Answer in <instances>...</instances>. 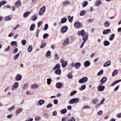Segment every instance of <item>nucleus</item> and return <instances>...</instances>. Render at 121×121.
Returning <instances> with one entry per match:
<instances>
[{"label": "nucleus", "mask_w": 121, "mask_h": 121, "mask_svg": "<svg viewBox=\"0 0 121 121\" xmlns=\"http://www.w3.org/2000/svg\"><path fill=\"white\" fill-rule=\"evenodd\" d=\"M79 99L78 98H73L69 101V103L71 104H73L74 103L76 104L79 102Z\"/></svg>", "instance_id": "f257e3e1"}, {"label": "nucleus", "mask_w": 121, "mask_h": 121, "mask_svg": "<svg viewBox=\"0 0 121 121\" xmlns=\"http://www.w3.org/2000/svg\"><path fill=\"white\" fill-rule=\"evenodd\" d=\"M74 26L75 28L79 29L82 27L81 23L78 22H76L74 24Z\"/></svg>", "instance_id": "f03ea898"}, {"label": "nucleus", "mask_w": 121, "mask_h": 121, "mask_svg": "<svg viewBox=\"0 0 121 121\" xmlns=\"http://www.w3.org/2000/svg\"><path fill=\"white\" fill-rule=\"evenodd\" d=\"M88 78L87 77H85L80 79L79 81V82L80 83L85 82L87 81Z\"/></svg>", "instance_id": "7ed1b4c3"}, {"label": "nucleus", "mask_w": 121, "mask_h": 121, "mask_svg": "<svg viewBox=\"0 0 121 121\" xmlns=\"http://www.w3.org/2000/svg\"><path fill=\"white\" fill-rule=\"evenodd\" d=\"M19 85V83L17 82H15L11 87V90H13L16 88H17Z\"/></svg>", "instance_id": "20e7f679"}, {"label": "nucleus", "mask_w": 121, "mask_h": 121, "mask_svg": "<svg viewBox=\"0 0 121 121\" xmlns=\"http://www.w3.org/2000/svg\"><path fill=\"white\" fill-rule=\"evenodd\" d=\"M60 62L62 64V66L63 67H65L67 65V61L65 60L62 59L60 60Z\"/></svg>", "instance_id": "39448f33"}, {"label": "nucleus", "mask_w": 121, "mask_h": 121, "mask_svg": "<svg viewBox=\"0 0 121 121\" xmlns=\"http://www.w3.org/2000/svg\"><path fill=\"white\" fill-rule=\"evenodd\" d=\"M22 77V76L21 74H17L15 78V80L17 81H20L21 80Z\"/></svg>", "instance_id": "423d86ee"}, {"label": "nucleus", "mask_w": 121, "mask_h": 121, "mask_svg": "<svg viewBox=\"0 0 121 121\" xmlns=\"http://www.w3.org/2000/svg\"><path fill=\"white\" fill-rule=\"evenodd\" d=\"M46 9L45 7L43 6L41 8L39 12V15H42L43 13L45 12Z\"/></svg>", "instance_id": "0eeeda50"}, {"label": "nucleus", "mask_w": 121, "mask_h": 121, "mask_svg": "<svg viewBox=\"0 0 121 121\" xmlns=\"http://www.w3.org/2000/svg\"><path fill=\"white\" fill-rule=\"evenodd\" d=\"M68 27L66 26H64L62 27L61 29V31L62 33L65 32H66L68 30Z\"/></svg>", "instance_id": "6e6552de"}, {"label": "nucleus", "mask_w": 121, "mask_h": 121, "mask_svg": "<svg viewBox=\"0 0 121 121\" xmlns=\"http://www.w3.org/2000/svg\"><path fill=\"white\" fill-rule=\"evenodd\" d=\"M21 4V1L20 0H18L15 3V7L17 8L20 6Z\"/></svg>", "instance_id": "1a4fd4ad"}, {"label": "nucleus", "mask_w": 121, "mask_h": 121, "mask_svg": "<svg viewBox=\"0 0 121 121\" xmlns=\"http://www.w3.org/2000/svg\"><path fill=\"white\" fill-rule=\"evenodd\" d=\"M63 86V84L60 82L57 83L56 85V87L58 89L61 88Z\"/></svg>", "instance_id": "9d476101"}, {"label": "nucleus", "mask_w": 121, "mask_h": 121, "mask_svg": "<svg viewBox=\"0 0 121 121\" xmlns=\"http://www.w3.org/2000/svg\"><path fill=\"white\" fill-rule=\"evenodd\" d=\"M88 34L87 33L85 34L82 37V39L83 40V41L86 42L88 39Z\"/></svg>", "instance_id": "9b49d317"}, {"label": "nucleus", "mask_w": 121, "mask_h": 121, "mask_svg": "<svg viewBox=\"0 0 121 121\" xmlns=\"http://www.w3.org/2000/svg\"><path fill=\"white\" fill-rule=\"evenodd\" d=\"M90 62L88 60H87L84 63V65L86 67L90 66Z\"/></svg>", "instance_id": "f8f14e48"}, {"label": "nucleus", "mask_w": 121, "mask_h": 121, "mask_svg": "<svg viewBox=\"0 0 121 121\" xmlns=\"http://www.w3.org/2000/svg\"><path fill=\"white\" fill-rule=\"evenodd\" d=\"M31 88L33 90H36L38 88V86L37 84H35L31 86Z\"/></svg>", "instance_id": "ddd939ff"}, {"label": "nucleus", "mask_w": 121, "mask_h": 121, "mask_svg": "<svg viewBox=\"0 0 121 121\" xmlns=\"http://www.w3.org/2000/svg\"><path fill=\"white\" fill-rule=\"evenodd\" d=\"M81 66V64L80 63H77L75 65V69H78Z\"/></svg>", "instance_id": "4468645a"}, {"label": "nucleus", "mask_w": 121, "mask_h": 121, "mask_svg": "<svg viewBox=\"0 0 121 121\" xmlns=\"http://www.w3.org/2000/svg\"><path fill=\"white\" fill-rule=\"evenodd\" d=\"M85 31L83 30H82L81 31H79L78 33V35H81L82 36H83L84 35Z\"/></svg>", "instance_id": "2eb2a0df"}, {"label": "nucleus", "mask_w": 121, "mask_h": 121, "mask_svg": "<svg viewBox=\"0 0 121 121\" xmlns=\"http://www.w3.org/2000/svg\"><path fill=\"white\" fill-rule=\"evenodd\" d=\"M111 64V61L109 60L107 61L105 64H104L103 66L104 67H105L108 66H109Z\"/></svg>", "instance_id": "dca6fc26"}, {"label": "nucleus", "mask_w": 121, "mask_h": 121, "mask_svg": "<svg viewBox=\"0 0 121 121\" xmlns=\"http://www.w3.org/2000/svg\"><path fill=\"white\" fill-rule=\"evenodd\" d=\"M107 78L106 77H104L100 80V82L102 83H104L107 80Z\"/></svg>", "instance_id": "f3484780"}, {"label": "nucleus", "mask_w": 121, "mask_h": 121, "mask_svg": "<svg viewBox=\"0 0 121 121\" xmlns=\"http://www.w3.org/2000/svg\"><path fill=\"white\" fill-rule=\"evenodd\" d=\"M98 99L97 98H95L92 100V102L94 105H95L98 103Z\"/></svg>", "instance_id": "a211bd4d"}, {"label": "nucleus", "mask_w": 121, "mask_h": 121, "mask_svg": "<svg viewBox=\"0 0 121 121\" xmlns=\"http://www.w3.org/2000/svg\"><path fill=\"white\" fill-rule=\"evenodd\" d=\"M55 73L56 74L60 75L61 73V70L59 68L55 70Z\"/></svg>", "instance_id": "6ab92c4d"}, {"label": "nucleus", "mask_w": 121, "mask_h": 121, "mask_svg": "<svg viewBox=\"0 0 121 121\" xmlns=\"http://www.w3.org/2000/svg\"><path fill=\"white\" fill-rule=\"evenodd\" d=\"M22 110V108H20L17 109L16 112V115H19L21 112Z\"/></svg>", "instance_id": "aec40b11"}, {"label": "nucleus", "mask_w": 121, "mask_h": 121, "mask_svg": "<svg viewBox=\"0 0 121 121\" xmlns=\"http://www.w3.org/2000/svg\"><path fill=\"white\" fill-rule=\"evenodd\" d=\"M121 82V79H120L116 81L113 82V83L111 85V86H113Z\"/></svg>", "instance_id": "412c9836"}, {"label": "nucleus", "mask_w": 121, "mask_h": 121, "mask_svg": "<svg viewBox=\"0 0 121 121\" xmlns=\"http://www.w3.org/2000/svg\"><path fill=\"white\" fill-rule=\"evenodd\" d=\"M69 41V39L67 38L64 41V42L63 43V45L64 46L66 44L68 43Z\"/></svg>", "instance_id": "4be33fe9"}, {"label": "nucleus", "mask_w": 121, "mask_h": 121, "mask_svg": "<svg viewBox=\"0 0 121 121\" xmlns=\"http://www.w3.org/2000/svg\"><path fill=\"white\" fill-rule=\"evenodd\" d=\"M105 88V86H103L102 87H97V91H103Z\"/></svg>", "instance_id": "5701e85b"}, {"label": "nucleus", "mask_w": 121, "mask_h": 121, "mask_svg": "<svg viewBox=\"0 0 121 121\" xmlns=\"http://www.w3.org/2000/svg\"><path fill=\"white\" fill-rule=\"evenodd\" d=\"M45 103V101L43 99L39 100L38 102V104L39 105H41Z\"/></svg>", "instance_id": "b1692460"}, {"label": "nucleus", "mask_w": 121, "mask_h": 121, "mask_svg": "<svg viewBox=\"0 0 121 121\" xmlns=\"http://www.w3.org/2000/svg\"><path fill=\"white\" fill-rule=\"evenodd\" d=\"M111 30L110 29H108L104 30L103 32V33L104 34H106L110 32Z\"/></svg>", "instance_id": "393cba45"}, {"label": "nucleus", "mask_w": 121, "mask_h": 121, "mask_svg": "<svg viewBox=\"0 0 121 121\" xmlns=\"http://www.w3.org/2000/svg\"><path fill=\"white\" fill-rule=\"evenodd\" d=\"M28 85V83H25L22 86V90H24L26 88Z\"/></svg>", "instance_id": "a878e982"}, {"label": "nucleus", "mask_w": 121, "mask_h": 121, "mask_svg": "<svg viewBox=\"0 0 121 121\" xmlns=\"http://www.w3.org/2000/svg\"><path fill=\"white\" fill-rule=\"evenodd\" d=\"M60 67V64L59 63L58 64L53 68V69L54 70L56 69L59 68Z\"/></svg>", "instance_id": "bb28decb"}, {"label": "nucleus", "mask_w": 121, "mask_h": 121, "mask_svg": "<svg viewBox=\"0 0 121 121\" xmlns=\"http://www.w3.org/2000/svg\"><path fill=\"white\" fill-rule=\"evenodd\" d=\"M68 18L69 22H72L73 18V16L71 17L70 16H68Z\"/></svg>", "instance_id": "cd10ccee"}, {"label": "nucleus", "mask_w": 121, "mask_h": 121, "mask_svg": "<svg viewBox=\"0 0 121 121\" xmlns=\"http://www.w3.org/2000/svg\"><path fill=\"white\" fill-rule=\"evenodd\" d=\"M118 73V71L117 69L115 70L112 72V75L113 76H114L116 74H117Z\"/></svg>", "instance_id": "c85d7f7f"}, {"label": "nucleus", "mask_w": 121, "mask_h": 121, "mask_svg": "<svg viewBox=\"0 0 121 121\" xmlns=\"http://www.w3.org/2000/svg\"><path fill=\"white\" fill-rule=\"evenodd\" d=\"M103 43L105 46H107L110 43L108 41L105 40L104 41Z\"/></svg>", "instance_id": "c756f323"}, {"label": "nucleus", "mask_w": 121, "mask_h": 121, "mask_svg": "<svg viewBox=\"0 0 121 121\" xmlns=\"http://www.w3.org/2000/svg\"><path fill=\"white\" fill-rule=\"evenodd\" d=\"M35 27V25L34 24H32L30 26V30L32 31L34 30V28Z\"/></svg>", "instance_id": "7c9ffc66"}, {"label": "nucleus", "mask_w": 121, "mask_h": 121, "mask_svg": "<svg viewBox=\"0 0 121 121\" xmlns=\"http://www.w3.org/2000/svg\"><path fill=\"white\" fill-rule=\"evenodd\" d=\"M67 112V110L66 109H64L60 111V112L62 114H64L65 113Z\"/></svg>", "instance_id": "2f4dec72"}, {"label": "nucleus", "mask_w": 121, "mask_h": 121, "mask_svg": "<svg viewBox=\"0 0 121 121\" xmlns=\"http://www.w3.org/2000/svg\"><path fill=\"white\" fill-rule=\"evenodd\" d=\"M47 83L48 85H50L51 84V82L52 81V79L50 78H48L47 79Z\"/></svg>", "instance_id": "473e14b6"}, {"label": "nucleus", "mask_w": 121, "mask_h": 121, "mask_svg": "<svg viewBox=\"0 0 121 121\" xmlns=\"http://www.w3.org/2000/svg\"><path fill=\"white\" fill-rule=\"evenodd\" d=\"M67 20L66 18H63L61 20V23H64Z\"/></svg>", "instance_id": "72a5a7b5"}, {"label": "nucleus", "mask_w": 121, "mask_h": 121, "mask_svg": "<svg viewBox=\"0 0 121 121\" xmlns=\"http://www.w3.org/2000/svg\"><path fill=\"white\" fill-rule=\"evenodd\" d=\"M67 77L69 79H71L73 78V76L71 73L70 72L68 74Z\"/></svg>", "instance_id": "f704fd0d"}, {"label": "nucleus", "mask_w": 121, "mask_h": 121, "mask_svg": "<svg viewBox=\"0 0 121 121\" xmlns=\"http://www.w3.org/2000/svg\"><path fill=\"white\" fill-rule=\"evenodd\" d=\"M86 87V86L85 85H84L81 86V87L79 89L80 90H83L85 89Z\"/></svg>", "instance_id": "c9c22d12"}, {"label": "nucleus", "mask_w": 121, "mask_h": 121, "mask_svg": "<svg viewBox=\"0 0 121 121\" xmlns=\"http://www.w3.org/2000/svg\"><path fill=\"white\" fill-rule=\"evenodd\" d=\"M33 48L32 47L31 45H30L28 47V51L29 52H30L32 51Z\"/></svg>", "instance_id": "e433bc0d"}, {"label": "nucleus", "mask_w": 121, "mask_h": 121, "mask_svg": "<svg viewBox=\"0 0 121 121\" xmlns=\"http://www.w3.org/2000/svg\"><path fill=\"white\" fill-rule=\"evenodd\" d=\"M110 25V23L108 21H107L104 23V27H108Z\"/></svg>", "instance_id": "4c0bfd02"}, {"label": "nucleus", "mask_w": 121, "mask_h": 121, "mask_svg": "<svg viewBox=\"0 0 121 121\" xmlns=\"http://www.w3.org/2000/svg\"><path fill=\"white\" fill-rule=\"evenodd\" d=\"M29 12L28 11H27L24 13L23 15V17H26L29 15Z\"/></svg>", "instance_id": "58836bf2"}, {"label": "nucleus", "mask_w": 121, "mask_h": 121, "mask_svg": "<svg viewBox=\"0 0 121 121\" xmlns=\"http://www.w3.org/2000/svg\"><path fill=\"white\" fill-rule=\"evenodd\" d=\"M86 13V12L85 11L83 10L81 11L80 13V15L81 16H82L84 15Z\"/></svg>", "instance_id": "ea45409f"}, {"label": "nucleus", "mask_w": 121, "mask_h": 121, "mask_svg": "<svg viewBox=\"0 0 121 121\" xmlns=\"http://www.w3.org/2000/svg\"><path fill=\"white\" fill-rule=\"evenodd\" d=\"M15 108V106H13L12 107L8 109V111H11L13 110Z\"/></svg>", "instance_id": "a19ab883"}, {"label": "nucleus", "mask_w": 121, "mask_h": 121, "mask_svg": "<svg viewBox=\"0 0 121 121\" xmlns=\"http://www.w3.org/2000/svg\"><path fill=\"white\" fill-rule=\"evenodd\" d=\"M20 55V53H18L17 55L15 56L13 58V59L14 60H16L18 58L19 56Z\"/></svg>", "instance_id": "79ce46f5"}, {"label": "nucleus", "mask_w": 121, "mask_h": 121, "mask_svg": "<svg viewBox=\"0 0 121 121\" xmlns=\"http://www.w3.org/2000/svg\"><path fill=\"white\" fill-rule=\"evenodd\" d=\"M68 121H75V119L73 116H72L71 117V118L69 119Z\"/></svg>", "instance_id": "37998d69"}, {"label": "nucleus", "mask_w": 121, "mask_h": 121, "mask_svg": "<svg viewBox=\"0 0 121 121\" xmlns=\"http://www.w3.org/2000/svg\"><path fill=\"white\" fill-rule=\"evenodd\" d=\"M101 1L100 0H98L96 2V5L97 6L99 5L101 3Z\"/></svg>", "instance_id": "c03bdc74"}, {"label": "nucleus", "mask_w": 121, "mask_h": 121, "mask_svg": "<svg viewBox=\"0 0 121 121\" xmlns=\"http://www.w3.org/2000/svg\"><path fill=\"white\" fill-rule=\"evenodd\" d=\"M115 35L114 34H112L109 38V40H113L114 38V37Z\"/></svg>", "instance_id": "a18cd8bd"}, {"label": "nucleus", "mask_w": 121, "mask_h": 121, "mask_svg": "<svg viewBox=\"0 0 121 121\" xmlns=\"http://www.w3.org/2000/svg\"><path fill=\"white\" fill-rule=\"evenodd\" d=\"M88 3L87 1H85L82 4V6L83 7H85L87 4Z\"/></svg>", "instance_id": "49530a36"}, {"label": "nucleus", "mask_w": 121, "mask_h": 121, "mask_svg": "<svg viewBox=\"0 0 121 121\" xmlns=\"http://www.w3.org/2000/svg\"><path fill=\"white\" fill-rule=\"evenodd\" d=\"M76 93L77 91L76 90H75L71 92L70 93V95L71 96H73Z\"/></svg>", "instance_id": "de8ad7c7"}, {"label": "nucleus", "mask_w": 121, "mask_h": 121, "mask_svg": "<svg viewBox=\"0 0 121 121\" xmlns=\"http://www.w3.org/2000/svg\"><path fill=\"white\" fill-rule=\"evenodd\" d=\"M40 117L39 116H36L35 117V121H39L40 119Z\"/></svg>", "instance_id": "09e8293b"}, {"label": "nucleus", "mask_w": 121, "mask_h": 121, "mask_svg": "<svg viewBox=\"0 0 121 121\" xmlns=\"http://www.w3.org/2000/svg\"><path fill=\"white\" fill-rule=\"evenodd\" d=\"M90 107L88 106H86L83 108V109H90Z\"/></svg>", "instance_id": "8fccbe9b"}, {"label": "nucleus", "mask_w": 121, "mask_h": 121, "mask_svg": "<svg viewBox=\"0 0 121 121\" xmlns=\"http://www.w3.org/2000/svg\"><path fill=\"white\" fill-rule=\"evenodd\" d=\"M103 70H102L98 72L97 73V75L98 76H100L103 73Z\"/></svg>", "instance_id": "3c124183"}, {"label": "nucleus", "mask_w": 121, "mask_h": 121, "mask_svg": "<svg viewBox=\"0 0 121 121\" xmlns=\"http://www.w3.org/2000/svg\"><path fill=\"white\" fill-rule=\"evenodd\" d=\"M46 45V43H42L40 46V48H43Z\"/></svg>", "instance_id": "603ef678"}, {"label": "nucleus", "mask_w": 121, "mask_h": 121, "mask_svg": "<svg viewBox=\"0 0 121 121\" xmlns=\"http://www.w3.org/2000/svg\"><path fill=\"white\" fill-rule=\"evenodd\" d=\"M44 117L46 118H48L49 117V115L47 113H45L43 114Z\"/></svg>", "instance_id": "864d4df0"}, {"label": "nucleus", "mask_w": 121, "mask_h": 121, "mask_svg": "<svg viewBox=\"0 0 121 121\" xmlns=\"http://www.w3.org/2000/svg\"><path fill=\"white\" fill-rule=\"evenodd\" d=\"M17 44V42L15 41H13L11 42V44L12 46L15 45Z\"/></svg>", "instance_id": "5fc2aeb1"}, {"label": "nucleus", "mask_w": 121, "mask_h": 121, "mask_svg": "<svg viewBox=\"0 0 121 121\" xmlns=\"http://www.w3.org/2000/svg\"><path fill=\"white\" fill-rule=\"evenodd\" d=\"M48 35L47 33H45L44 34L43 36V39H45L48 37Z\"/></svg>", "instance_id": "6e6d98bb"}, {"label": "nucleus", "mask_w": 121, "mask_h": 121, "mask_svg": "<svg viewBox=\"0 0 121 121\" xmlns=\"http://www.w3.org/2000/svg\"><path fill=\"white\" fill-rule=\"evenodd\" d=\"M11 17H10L9 16H8L5 17V20H6L8 21L10 20L11 19Z\"/></svg>", "instance_id": "4d7b16f0"}, {"label": "nucleus", "mask_w": 121, "mask_h": 121, "mask_svg": "<svg viewBox=\"0 0 121 121\" xmlns=\"http://www.w3.org/2000/svg\"><path fill=\"white\" fill-rule=\"evenodd\" d=\"M22 43L23 45H25L26 43V41L24 39L22 41Z\"/></svg>", "instance_id": "13d9d810"}, {"label": "nucleus", "mask_w": 121, "mask_h": 121, "mask_svg": "<svg viewBox=\"0 0 121 121\" xmlns=\"http://www.w3.org/2000/svg\"><path fill=\"white\" fill-rule=\"evenodd\" d=\"M52 104H51L49 103L47 106L46 108H48L52 107Z\"/></svg>", "instance_id": "bf43d9fd"}, {"label": "nucleus", "mask_w": 121, "mask_h": 121, "mask_svg": "<svg viewBox=\"0 0 121 121\" xmlns=\"http://www.w3.org/2000/svg\"><path fill=\"white\" fill-rule=\"evenodd\" d=\"M105 100V99L104 98H103L102 100L100 101V103H99V104L101 105L103 104Z\"/></svg>", "instance_id": "052dcab7"}, {"label": "nucleus", "mask_w": 121, "mask_h": 121, "mask_svg": "<svg viewBox=\"0 0 121 121\" xmlns=\"http://www.w3.org/2000/svg\"><path fill=\"white\" fill-rule=\"evenodd\" d=\"M103 112L102 111H100L98 112L97 114L99 116L101 115L102 114Z\"/></svg>", "instance_id": "680f3d73"}, {"label": "nucleus", "mask_w": 121, "mask_h": 121, "mask_svg": "<svg viewBox=\"0 0 121 121\" xmlns=\"http://www.w3.org/2000/svg\"><path fill=\"white\" fill-rule=\"evenodd\" d=\"M42 23V21L39 22L38 23V28H39L41 26Z\"/></svg>", "instance_id": "e2e57ef3"}, {"label": "nucleus", "mask_w": 121, "mask_h": 121, "mask_svg": "<svg viewBox=\"0 0 121 121\" xmlns=\"http://www.w3.org/2000/svg\"><path fill=\"white\" fill-rule=\"evenodd\" d=\"M48 27V24H46L44 26V30H47Z\"/></svg>", "instance_id": "0e129e2a"}, {"label": "nucleus", "mask_w": 121, "mask_h": 121, "mask_svg": "<svg viewBox=\"0 0 121 121\" xmlns=\"http://www.w3.org/2000/svg\"><path fill=\"white\" fill-rule=\"evenodd\" d=\"M58 101L57 99H55L53 100V102L54 104H57L58 103Z\"/></svg>", "instance_id": "69168bd1"}, {"label": "nucleus", "mask_w": 121, "mask_h": 121, "mask_svg": "<svg viewBox=\"0 0 121 121\" xmlns=\"http://www.w3.org/2000/svg\"><path fill=\"white\" fill-rule=\"evenodd\" d=\"M57 114V112L56 111H54L52 113V115L53 116H56Z\"/></svg>", "instance_id": "338daca9"}, {"label": "nucleus", "mask_w": 121, "mask_h": 121, "mask_svg": "<svg viewBox=\"0 0 121 121\" xmlns=\"http://www.w3.org/2000/svg\"><path fill=\"white\" fill-rule=\"evenodd\" d=\"M70 3V2L68 1H66L64 2L63 4L64 5H65L67 4H69Z\"/></svg>", "instance_id": "774afa93"}]
</instances>
